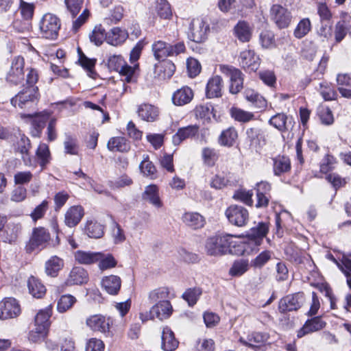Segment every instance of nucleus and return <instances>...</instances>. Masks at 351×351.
<instances>
[{"label": "nucleus", "mask_w": 351, "mask_h": 351, "mask_svg": "<svg viewBox=\"0 0 351 351\" xmlns=\"http://www.w3.org/2000/svg\"><path fill=\"white\" fill-rule=\"evenodd\" d=\"M222 72L230 77L229 91L235 95L239 93L243 87V74L239 69L232 66H221Z\"/></svg>", "instance_id": "nucleus-9"}, {"label": "nucleus", "mask_w": 351, "mask_h": 351, "mask_svg": "<svg viewBox=\"0 0 351 351\" xmlns=\"http://www.w3.org/2000/svg\"><path fill=\"white\" fill-rule=\"evenodd\" d=\"M111 235L113 242L115 244L122 243L126 239L124 230L121 228V226L115 221L114 222V226L111 230Z\"/></svg>", "instance_id": "nucleus-63"}, {"label": "nucleus", "mask_w": 351, "mask_h": 351, "mask_svg": "<svg viewBox=\"0 0 351 351\" xmlns=\"http://www.w3.org/2000/svg\"><path fill=\"white\" fill-rule=\"evenodd\" d=\"M267 339V335L262 332H252L250 334L247 339L240 337L239 341L243 346L252 348L253 349L259 348Z\"/></svg>", "instance_id": "nucleus-30"}, {"label": "nucleus", "mask_w": 351, "mask_h": 351, "mask_svg": "<svg viewBox=\"0 0 351 351\" xmlns=\"http://www.w3.org/2000/svg\"><path fill=\"white\" fill-rule=\"evenodd\" d=\"M50 239V234L45 228H35L26 245V251L31 253L34 250H41L47 246Z\"/></svg>", "instance_id": "nucleus-5"}, {"label": "nucleus", "mask_w": 351, "mask_h": 351, "mask_svg": "<svg viewBox=\"0 0 351 351\" xmlns=\"http://www.w3.org/2000/svg\"><path fill=\"white\" fill-rule=\"evenodd\" d=\"M271 20L280 29L287 27L291 21V13L282 5H274L270 10Z\"/></svg>", "instance_id": "nucleus-15"}, {"label": "nucleus", "mask_w": 351, "mask_h": 351, "mask_svg": "<svg viewBox=\"0 0 351 351\" xmlns=\"http://www.w3.org/2000/svg\"><path fill=\"white\" fill-rule=\"evenodd\" d=\"M223 82L219 75L211 77L206 85V95L208 98L220 97L222 95Z\"/></svg>", "instance_id": "nucleus-24"}, {"label": "nucleus", "mask_w": 351, "mask_h": 351, "mask_svg": "<svg viewBox=\"0 0 351 351\" xmlns=\"http://www.w3.org/2000/svg\"><path fill=\"white\" fill-rule=\"evenodd\" d=\"M107 33L101 25H96L90 34V40L94 43L95 45H101L104 40H106Z\"/></svg>", "instance_id": "nucleus-48"}, {"label": "nucleus", "mask_w": 351, "mask_h": 351, "mask_svg": "<svg viewBox=\"0 0 351 351\" xmlns=\"http://www.w3.org/2000/svg\"><path fill=\"white\" fill-rule=\"evenodd\" d=\"M15 150L21 154V158L25 166L32 167L34 165L29 154L31 148L30 140L23 134H19L14 145Z\"/></svg>", "instance_id": "nucleus-16"}, {"label": "nucleus", "mask_w": 351, "mask_h": 351, "mask_svg": "<svg viewBox=\"0 0 351 351\" xmlns=\"http://www.w3.org/2000/svg\"><path fill=\"white\" fill-rule=\"evenodd\" d=\"M169 295V289L160 287L152 291L149 294V299L152 302H159L160 301L168 300Z\"/></svg>", "instance_id": "nucleus-53"}, {"label": "nucleus", "mask_w": 351, "mask_h": 351, "mask_svg": "<svg viewBox=\"0 0 351 351\" xmlns=\"http://www.w3.org/2000/svg\"><path fill=\"white\" fill-rule=\"evenodd\" d=\"M143 200L149 202L156 208H160L162 203L159 197L158 189L154 184L147 186L142 195Z\"/></svg>", "instance_id": "nucleus-35"}, {"label": "nucleus", "mask_w": 351, "mask_h": 351, "mask_svg": "<svg viewBox=\"0 0 351 351\" xmlns=\"http://www.w3.org/2000/svg\"><path fill=\"white\" fill-rule=\"evenodd\" d=\"M228 221L237 227L245 226L250 219V214L247 208L242 206L231 205L225 212Z\"/></svg>", "instance_id": "nucleus-6"}, {"label": "nucleus", "mask_w": 351, "mask_h": 351, "mask_svg": "<svg viewBox=\"0 0 351 351\" xmlns=\"http://www.w3.org/2000/svg\"><path fill=\"white\" fill-rule=\"evenodd\" d=\"M290 159L285 156H277L273 158V169L275 176H280L290 171Z\"/></svg>", "instance_id": "nucleus-33"}, {"label": "nucleus", "mask_w": 351, "mask_h": 351, "mask_svg": "<svg viewBox=\"0 0 351 351\" xmlns=\"http://www.w3.org/2000/svg\"><path fill=\"white\" fill-rule=\"evenodd\" d=\"M287 117L283 113H278L269 119V123L280 131L287 130L286 123Z\"/></svg>", "instance_id": "nucleus-61"}, {"label": "nucleus", "mask_w": 351, "mask_h": 351, "mask_svg": "<svg viewBox=\"0 0 351 351\" xmlns=\"http://www.w3.org/2000/svg\"><path fill=\"white\" fill-rule=\"evenodd\" d=\"M201 294L202 291L199 288L189 289L182 294V298L192 306L196 304Z\"/></svg>", "instance_id": "nucleus-57"}, {"label": "nucleus", "mask_w": 351, "mask_h": 351, "mask_svg": "<svg viewBox=\"0 0 351 351\" xmlns=\"http://www.w3.org/2000/svg\"><path fill=\"white\" fill-rule=\"evenodd\" d=\"M182 221L187 226L194 230L202 228L205 224L204 217L198 213H184L182 216Z\"/></svg>", "instance_id": "nucleus-36"}, {"label": "nucleus", "mask_w": 351, "mask_h": 351, "mask_svg": "<svg viewBox=\"0 0 351 351\" xmlns=\"http://www.w3.org/2000/svg\"><path fill=\"white\" fill-rule=\"evenodd\" d=\"M179 342L175 338L171 329L165 326L162 332V348L165 351H174L178 346Z\"/></svg>", "instance_id": "nucleus-28"}, {"label": "nucleus", "mask_w": 351, "mask_h": 351, "mask_svg": "<svg viewBox=\"0 0 351 351\" xmlns=\"http://www.w3.org/2000/svg\"><path fill=\"white\" fill-rule=\"evenodd\" d=\"M48 330L43 326H35L29 331L28 339L33 343H38L43 340L47 335Z\"/></svg>", "instance_id": "nucleus-50"}, {"label": "nucleus", "mask_w": 351, "mask_h": 351, "mask_svg": "<svg viewBox=\"0 0 351 351\" xmlns=\"http://www.w3.org/2000/svg\"><path fill=\"white\" fill-rule=\"evenodd\" d=\"M21 119L30 118L32 119L33 129L31 132L32 135L34 137H40L43 129L45 126L46 122L50 117V114L46 111H43L36 114H20Z\"/></svg>", "instance_id": "nucleus-12"}, {"label": "nucleus", "mask_w": 351, "mask_h": 351, "mask_svg": "<svg viewBox=\"0 0 351 351\" xmlns=\"http://www.w3.org/2000/svg\"><path fill=\"white\" fill-rule=\"evenodd\" d=\"M249 269V263L247 260H239L234 261L230 269L229 274L232 276H241Z\"/></svg>", "instance_id": "nucleus-49"}, {"label": "nucleus", "mask_w": 351, "mask_h": 351, "mask_svg": "<svg viewBox=\"0 0 351 351\" xmlns=\"http://www.w3.org/2000/svg\"><path fill=\"white\" fill-rule=\"evenodd\" d=\"M176 66L171 61L164 62L155 65V77L159 80L169 79L174 73Z\"/></svg>", "instance_id": "nucleus-34"}, {"label": "nucleus", "mask_w": 351, "mask_h": 351, "mask_svg": "<svg viewBox=\"0 0 351 351\" xmlns=\"http://www.w3.org/2000/svg\"><path fill=\"white\" fill-rule=\"evenodd\" d=\"M36 155L42 169L51 160V154L49 147L45 143H40L37 148Z\"/></svg>", "instance_id": "nucleus-46"}, {"label": "nucleus", "mask_w": 351, "mask_h": 351, "mask_svg": "<svg viewBox=\"0 0 351 351\" xmlns=\"http://www.w3.org/2000/svg\"><path fill=\"white\" fill-rule=\"evenodd\" d=\"M230 114L234 120L241 123H247L255 120V115L253 112L244 110L238 107H232L230 109Z\"/></svg>", "instance_id": "nucleus-40"}, {"label": "nucleus", "mask_w": 351, "mask_h": 351, "mask_svg": "<svg viewBox=\"0 0 351 351\" xmlns=\"http://www.w3.org/2000/svg\"><path fill=\"white\" fill-rule=\"evenodd\" d=\"M60 28V21L56 16L47 13L43 16L40 22V29L43 37L47 39H56Z\"/></svg>", "instance_id": "nucleus-4"}, {"label": "nucleus", "mask_w": 351, "mask_h": 351, "mask_svg": "<svg viewBox=\"0 0 351 351\" xmlns=\"http://www.w3.org/2000/svg\"><path fill=\"white\" fill-rule=\"evenodd\" d=\"M138 117L143 121L154 122L157 120L159 116L158 108L149 104L140 105L137 110Z\"/></svg>", "instance_id": "nucleus-25"}, {"label": "nucleus", "mask_w": 351, "mask_h": 351, "mask_svg": "<svg viewBox=\"0 0 351 351\" xmlns=\"http://www.w3.org/2000/svg\"><path fill=\"white\" fill-rule=\"evenodd\" d=\"M88 280V274L86 270L82 267H74L70 271L65 285L66 286L82 285Z\"/></svg>", "instance_id": "nucleus-17"}, {"label": "nucleus", "mask_w": 351, "mask_h": 351, "mask_svg": "<svg viewBox=\"0 0 351 351\" xmlns=\"http://www.w3.org/2000/svg\"><path fill=\"white\" fill-rule=\"evenodd\" d=\"M271 254L269 250L262 252L251 261V265L255 268L263 267L271 259Z\"/></svg>", "instance_id": "nucleus-60"}, {"label": "nucleus", "mask_w": 351, "mask_h": 351, "mask_svg": "<svg viewBox=\"0 0 351 351\" xmlns=\"http://www.w3.org/2000/svg\"><path fill=\"white\" fill-rule=\"evenodd\" d=\"M51 315V308H47L40 310L36 315L34 319V325L37 326H43L48 330L50 322L49 318Z\"/></svg>", "instance_id": "nucleus-47"}, {"label": "nucleus", "mask_w": 351, "mask_h": 351, "mask_svg": "<svg viewBox=\"0 0 351 351\" xmlns=\"http://www.w3.org/2000/svg\"><path fill=\"white\" fill-rule=\"evenodd\" d=\"M252 32V27L244 21H239L234 27V36L242 43H247L250 40Z\"/></svg>", "instance_id": "nucleus-27"}, {"label": "nucleus", "mask_w": 351, "mask_h": 351, "mask_svg": "<svg viewBox=\"0 0 351 351\" xmlns=\"http://www.w3.org/2000/svg\"><path fill=\"white\" fill-rule=\"evenodd\" d=\"M245 98L248 101L252 103L256 108L262 109L267 106V101L265 98L252 89H246L245 90Z\"/></svg>", "instance_id": "nucleus-45"}, {"label": "nucleus", "mask_w": 351, "mask_h": 351, "mask_svg": "<svg viewBox=\"0 0 351 351\" xmlns=\"http://www.w3.org/2000/svg\"><path fill=\"white\" fill-rule=\"evenodd\" d=\"M84 215V211L82 206H71L64 214V223L68 227H75L80 223Z\"/></svg>", "instance_id": "nucleus-23"}, {"label": "nucleus", "mask_w": 351, "mask_h": 351, "mask_svg": "<svg viewBox=\"0 0 351 351\" xmlns=\"http://www.w3.org/2000/svg\"><path fill=\"white\" fill-rule=\"evenodd\" d=\"M86 234L93 239H99L104 234V226L96 221H88L86 224Z\"/></svg>", "instance_id": "nucleus-44"}, {"label": "nucleus", "mask_w": 351, "mask_h": 351, "mask_svg": "<svg viewBox=\"0 0 351 351\" xmlns=\"http://www.w3.org/2000/svg\"><path fill=\"white\" fill-rule=\"evenodd\" d=\"M318 14L320 17V27L317 32L320 36L327 38L329 34V10L326 3H319L318 6Z\"/></svg>", "instance_id": "nucleus-26"}, {"label": "nucleus", "mask_w": 351, "mask_h": 351, "mask_svg": "<svg viewBox=\"0 0 351 351\" xmlns=\"http://www.w3.org/2000/svg\"><path fill=\"white\" fill-rule=\"evenodd\" d=\"M21 313V306L15 298H5L0 302V319H13Z\"/></svg>", "instance_id": "nucleus-11"}, {"label": "nucleus", "mask_w": 351, "mask_h": 351, "mask_svg": "<svg viewBox=\"0 0 351 351\" xmlns=\"http://www.w3.org/2000/svg\"><path fill=\"white\" fill-rule=\"evenodd\" d=\"M269 231V223L267 222H259L258 225L250 229L247 237L243 241L239 243H245V247L247 252L245 254H250L249 248L251 252L257 251L258 246L261 244L263 239L266 237Z\"/></svg>", "instance_id": "nucleus-2"}, {"label": "nucleus", "mask_w": 351, "mask_h": 351, "mask_svg": "<svg viewBox=\"0 0 351 351\" xmlns=\"http://www.w3.org/2000/svg\"><path fill=\"white\" fill-rule=\"evenodd\" d=\"M75 302V298L70 294L62 295L58 302L57 309L60 313L66 312Z\"/></svg>", "instance_id": "nucleus-52"}, {"label": "nucleus", "mask_w": 351, "mask_h": 351, "mask_svg": "<svg viewBox=\"0 0 351 351\" xmlns=\"http://www.w3.org/2000/svg\"><path fill=\"white\" fill-rule=\"evenodd\" d=\"M185 46L183 43H178L174 45L164 41L158 40L152 45L154 57L158 60H164L169 56H173L184 52Z\"/></svg>", "instance_id": "nucleus-3"}, {"label": "nucleus", "mask_w": 351, "mask_h": 351, "mask_svg": "<svg viewBox=\"0 0 351 351\" xmlns=\"http://www.w3.org/2000/svg\"><path fill=\"white\" fill-rule=\"evenodd\" d=\"M139 168L145 176H149L151 178L156 177V169L154 164L148 160V156L144 158L139 165Z\"/></svg>", "instance_id": "nucleus-58"}, {"label": "nucleus", "mask_w": 351, "mask_h": 351, "mask_svg": "<svg viewBox=\"0 0 351 351\" xmlns=\"http://www.w3.org/2000/svg\"><path fill=\"white\" fill-rule=\"evenodd\" d=\"M240 64L245 69L256 71L259 66V58L252 50H244L240 54Z\"/></svg>", "instance_id": "nucleus-20"}, {"label": "nucleus", "mask_w": 351, "mask_h": 351, "mask_svg": "<svg viewBox=\"0 0 351 351\" xmlns=\"http://www.w3.org/2000/svg\"><path fill=\"white\" fill-rule=\"evenodd\" d=\"M208 26L201 19H193L189 26L187 36L195 43H202L206 39Z\"/></svg>", "instance_id": "nucleus-10"}, {"label": "nucleus", "mask_w": 351, "mask_h": 351, "mask_svg": "<svg viewBox=\"0 0 351 351\" xmlns=\"http://www.w3.org/2000/svg\"><path fill=\"white\" fill-rule=\"evenodd\" d=\"M108 66L117 71L121 75L125 76L127 82H131L135 69L138 67L137 64L129 66L119 55H113L108 60Z\"/></svg>", "instance_id": "nucleus-7"}, {"label": "nucleus", "mask_w": 351, "mask_h": 351, "mask_svg": "<svg viewBox=\"0 0 351 351\" xmlns=\"http://www.w3.org/2000/svg\"><path fill=\"white\" fill-rule=\"evenodd\" d=\"M193 97V90L188 86H184L173 93L171 100L175 106H182L189 104Z\"/></svg>", "instance_id": "nucleus-19"}, {"label": "nucleus", "mask_w": 351, "mask_h": 351, "mask_svg": "<svg viewBox=\"0 0 351 351\" xmlns=\"http://www.w3.org/2000/svg\"><path fill=\"white\" fill-rule=\"evenodd\" d=\"M99 252L77 250L74 253L76 262L81 265H91L97 263Z\"/></svg>", "instance_id": "nucleus-38"}, {"label": "nucleus", "mask_w": 351, "mask_h": 351, "mask_svg": "<svg viewBox=\"0 0 351 351\" xmlns=\"http://www.w3.org/2000/svg\"><path fill=\"white\" fill-rule=\"evenodd\" d=\"M311 24L308 19H302L294 30V36L297 38L305 36L311 30Z\"/></svg>", "instance_id": "nucleus-54"}, {"label": "nucleus", "mask_w": 351, "mask_h": 351, "mask_svg": "<svg viewBox=\"0 0 351 351\" xmlns=\"http://www.w3.org/2000/svg\"><path fill=\"white\" fill-rule=\"evenodd\" d=\"M199 128L194 125H189L180 128L173 136L172 141L175 145H180L183 141L192 138L198 132Z\"/></svg>", "instance_id": "nucleus-32"}, {"label": "nucleus", "mask_w": 351, "mask_h": 351, "mask_svg": "<svg viewBox=\"0 0 351 351\" xmlns=\"http://www.w3.org/2000/svg\"><path fill=\"white\" fill-rule=\"evenodd\" d=\"M101 288L108 294L116 295L121 289V279L116 275L104 276L101 281Z\"/></svg>", "instance_id": "nucleus-21"}, {"label": "nucleus", "mask_w": 351, "mask_h": 351, "mask_svg": "<svg viewBox=\"0 0 351 351\" xmlns=\"http://www.w3.org/2000/svg\"><path fill=\"white\" fill-rule=\"evenodd\" d=\"M64 152L66 154L77 155L79 152V145L75 138L68 135L63 143Z\"/></svg>", "instance_id": "nucleus-51"}, {"label": "nucleus", "mask_w": 351, "mask_h": 351, "mask_svg": "<svg viewBox=\"0 0 351 351\" xmlns=\"http://www.w3.org/2000/svg\"><path fill=\"white\" fill-rule=\"evenodd\" d=\"M253 193L252 191H246L245 189H240L237 191L234 195L233 198L236 200H239L247 206H252L253 200H252Z\"/></svg>", "instance_id": "nucleus-59"}, {"label": "nucleus", "mask_w": 351, "mask_h": 351, "mask_svg": "<svg viewBox=\"0 0 351 351\" xmlns=\"http://www.w3.org/2000/svg\"><path fill=\"white\" fill-rule=\"evenodd\" d=\"M233 235L226 234L208 238L206 243V250L210 256H220L226 253L243 255L247 252L245 243H234Z\"/></svg>", "instance_id": "nucleus-1"}, {"label": "nucleus", "mask_w": 351, "mask_h": 351, "mask_svg": "<svg viewBox=\"0 0 351 351\" xmlns=\"http://www.w3.org/2000/svg\"><path fill=\"white\" fill-rule=\"evenodd\" d=\"M63 266V260L54 256L46 262L45 271L47 275L54 277L57 276L58 271L62 269Z\"/></svg>", "instance_id": "nucleus-42"}, {"label": "nucleus", "mask_w": 351, "mask_h": 351, "mask_svg": "<svg viewBox=\"0 0 351 351\" xmlns=\"http://www.w3.org/2000/svg\"><path fill=\"white\" fill-rule=\"evenodd\" d=\"M238 137L237 131L233 127L223 130L219 137V143L223 146L231 147Z\"/></svg>", "instance_id": "nucleus-43"}, {"label": "nucleus", "mask_w": 351, "mask_h": 351, "mask_svg": "<svg viewBox=\"0 0 351 351\" xmlns=\"http://www.w3.org/2000/svg\"><path fill=\"white\" fill-rule=\"evenodd\" d=\"M27 287L30 294H32L34 298H40L45 294V287L38 279L34 276H31L28 279Z\"/></svg>", "instance_id": "nucleus-41"}, {"label": "nucleus", "mask_w": 351, "mask_h": 351, "mask_svg": "<svg viewBox=\"0 0 351 351\" xmlns=\"http://www.w3.org/2000/svg\"><path fill=\"white\" fill-rule=\"evenodd\" d=\"M348 23L346 19L339 21L335 28L334 36L336 43H339L343 40L347 34Z\"/></svg>", "instance_id": "nucleus-56"}, {"label": "nucleus", "mask_w": 351, "mask_h": 351, "mask_svg": "<svg viewBox=\"0 0 351 351\" xmlns=\"http://www.w3.org/2000/svg\"><path fill=\"white\" fill-rule=\"evenodd\" d=\"M98 255L97 263H98V267L101 271L110 269L117 266V261L112 254L99 252Z\"/></svg>", "instance_id": "nucleus-39"}, {"label": "nucleus", "mask_w": 351, "mask_h": 351, "mask_svg": "<svg viewBox=\"0 0 351 351\" xmlns=\"http://www.w3.org/2000/svg\"><path fill=\"white\" fill-rule=\"evenodd\" d=\"M128 37L125 29L120 27H113L107 33L106 42L112 46H118L123 43Z\"/></svg>", "instance_id": "nucleus-31"}, {"label": "nucleus", "mask_w": 351, "mask_h": 351, "mask_svg": "<svg viewBox=\"0 0 351 351\" xmlns=\"http://www.w3.org/2000/svg\"><path fill=\"white\" fill-rule=\"evenodd\" d=\"M86 325L94 331H99L102 333L109 332L110 319H106L101 315H91L86 319Z\"/></svg>", "instance_id": "nucleus-18"}, {"label": "nucleus", "mask_w": 351, "mask_h": 351, "mask_svg": "<svg viewBox=\"0 0 351 351\" xmlns=\"http://www.w3.org/2000/svg\"><path fill=\"white\" fill-rule=\"evenodd\" d=\"M37 100L38 87L26 86L12 97L10 102L14 107L19 106L20 108H24Z\"/></svg>", "instance_id": "nucleus-8"}, {"label": "nucleus", "mask_w": 351, "mask_h": 351, "mask_svg": "<svg viewBox=\"0 0 351 351\" xmlns=\"http://www.w3.org/2000/svg\"><path fill=\"white\" fill-rule=\"evenodd\" d=\"M107 147L111 152H127L130 150V145L124 137L115 136L109 139Z\"/></svg>", "instance_id": "nucleus-37"}, {"label": "nucleus", "mask_w": 351, "mask_h": 351, "mask_svg": "<svg viewBox=\"0 0 351 351\" xmlns=\"http://www.w3.org/2000/svg\"><path fill=\"white\" fill-rule=\"evenodd\" d=\"M304 295L302 292L288 295L282 298L279 303V309L281 312L297 311L304 303Z\"/></svg>", "instance_id": "nucleus-14"}, {"label": "nucleus", "mask_w": 351, "mask_h": 351, "mask_svg": "<svg viewBox=\"0 0 351 351\" xmlns=\"http://www.w3.org/2000/svg\"><path fill=\"white\" fill-rule=\"evenodd\" d=\"M202 156L205 165L212 167L218 159V154L215 149L205 147L202 149Z\"/></svg>", "instance_id": "nucleus-55"}, {"label": "nucleus", "mask_w": 351, "mask_h": 351, "mask_svg": "<svg viewBox=\"0 0 351 351\" xmlns=\"http://www.w3.org/2000/svg\"><path fill=\"white\" fill-rule=\"evenodd\" d=\"M215 342L212 339H199L196 344V351H214Z\"/></svg>", "instance_id": "nucleus-64"}, {"label": "nucleus", "mask_w": 351, "mask_h": 351, "mask_svg": "<svg viewBox=\"0 0 351 351\" xmlns=\"http://www.w3.org/2000/svg\"><path fill=\"white\" fill-rule=\"evenodd\" d=\"M49 202L47 200H43L39 205H38L30 214V217L34 221L42 219L48 210Z\"/></svg>", "instance_id": "nucleus-62"}, {"label": "nucleus", "mask_w": 351, "mask_h": 351, "mask_svg": "<svg viewBox=\"0 0 351 351\" xmlns=\"http://www.w3.org/2000/svg\"><path fill=\"white\" fill-rule=\"evenodd\" d=\"M172 306L169 300H163L157 302L150 311V316H156L160 320L168 318L172 313Z\"/></svg>", "instance_id": "nucleus-22"}, {"label": "nucleus", "mask_w": 351, "mask_h": 351, "mask_svg": "<svg viewBox=\"0 0 351 351\" xmlns=\"http://www.w3.org/2000/svg\"><path fill=\"white\" fill-rule=\"evenodd\" d=\"M326 323L319 317H314L306 322L303 327L298 332V337L301 338L305 335L322 329Z\"/></svg>", "instance_id": "nucleus-29"}, {"label": "nucleus", "mask_w": 351, "mask_h": 351, "mask_svg": "<svg viewBox=\"0 0 351 351\" xmlns=\"http://www.w3.org/2000/svg\"><path fill=\"white\" fill-rule=\"evenodd\" d=\"M24 58L21 56L14 57L6 75V80L12 84H18L24 76Z\"/></svg>", "instance_id": "nucleus-13"}]
</instances>
